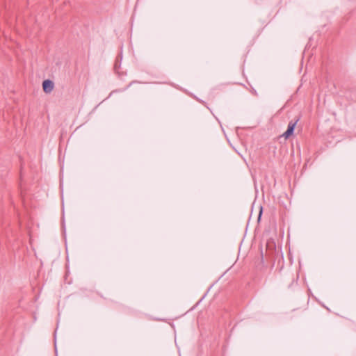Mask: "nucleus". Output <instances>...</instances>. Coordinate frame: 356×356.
<instances>
[{
    "mask_svg": "<svg viewBox=\"0 0 356 356\" xmlns=\"http://www.w3.org/2000/svg\"><path fill=\"white\" fill-rule=\"evenodd\" d=\"M54 88V83L53 81L50 79H46L42 82V89L45 93H50Z\"/></svg>",
    "mask_w": 356,
    "mask_h": 356,
    "instance_id": "f03ea898",
    "label": "nucleus"
},
{
    "mask_svg": "<svg viewBox=\"0 0 356 356\" xmlns=\"http://www.w3.org/2000/svg\"><path fill=\"white\" fill-rule=\"evenodd\" d=\"M300 116H298L294 120L289 122L286 131L282 135L285 139H288L293 135L294 130L298 122L300 120Z\"/></svg>",
    "mask_w": 356,
    "mask_h": 356,
    "instance_id": "f257e3e1",
    "label": "nucleus"
},
{
    "mask_svg": "<svg viewBox=\"0 0 356 356\" xmlns=\"http://www.w3.org/2000/svg\"><path fill=\"white\" fill-rule=\"evenodd\" d=\"M135 83H138V81H132L124 88L120 89L118 91L119 92H124V91L127 90L129 87H131Z\"/></svg>",
    "mask_w": 356,
    "mask_h": 356,
    "instance_id": "7ed1b4c3",
    "label": "nucleus"
},
{
    "mask_svg": "<svg viewBox=\"0 0 356 356\" xmlns=\"http://www.w3.org/2000/svg\"><path fill=\"white\" fill-rule=\"evenodd\" d=\"M251 92H252V94H253V95H255V96H257V95H258L257 92V91H256V90H254V88H252V90H251Z\"/></svg>",
    "mask_w": 356,
    "mask_h": 356,
    "instance_id": "20e7f679",
    "label": "nucleus"
}]
</instances>
